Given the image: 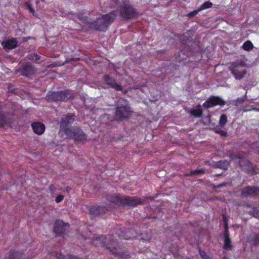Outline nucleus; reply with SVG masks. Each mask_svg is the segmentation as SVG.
<instances>
[{
	"label": "nucleus",
	"mask_w": 259,
	"mask_h": 259,
	"mask_svg": "<svg viewBox=\"0 0 259 259\" xmlns=\"http://www.w3.org/2000/svg\"><path fill=\"white\" fill-rule=\"evenodd\" d=\"M64 196L63 195L59 194L55 198V202L57 203H60L62 200H64Z\"/></svg>",
	"instance_id": "nucleus-41"
},
{
	"label": "nucleus",
	"mask_w": 259,
	"mask_h": 259,
	"mask_svg": "<svg viewBox=\"0 0 259 259\" xmlns=\"http://www.w3.org/2000/svg\"><path fill=\"white\" fill-rule=\"evenodd\" d=\"M239 165H240L242 169L249 174L254 175L257 172L256 170V166L254 165L251 161H248L247 159H245L243 162L240 161V163H239Z\"/></svg>",
	"instance_id": "nucleus-15"
},
{
	"label": "nucleus",
	"mask_w": 259,
	"mask_h": 259,
	"mask_svg": "<svg viewBox=\"0 0 259 259\" xmlns=\"http://www.w3.org/2000/svg\"><path fill=\"white\" fill-rule=\"evenodd\" d=\"M2 46L5 50H12L18 47V41L14 38L8 39L2 42Z\"/></svg>",
	"instance_id": "nucleus-20"
},
{
	"label": "nucleus",
	"mask_w": 259,
	"mask_h": 259,
	"mask_svg": "<svg viewBox=\"0 0 259 259\" xmlns=\"http://www.w3.org/2000/svg\"><path fill=\"white\" fill-rule=\"evenodd\" d=\"M27 59L31 61H37L40 59V56L36 53H31L27 56Z\"/></svg>",
	"instance_id": "nucleus-31"
},
{
	"label": "nucleus",
	"mask_w": 259,
	"mask_h": 259,
	"mask_svg": "<svg viewBox=\"0 0 259 259\" xmlns=\"http://www.w3.org/2000/svg\"><path fill=\"white\" fill-rule=\"evenodd\" d=\"M247 242L250 245L256 246L259 243V233H251L249 235L247 239Z\"/></svg>",
	"instance_id": "nucleus-21"
},
{
	"label": "nucleus",
	"mask_w": 259,
	"mask_h": 259,
	"mask_svg": "<svg viewBox=\"0 0 259 259\" xmlns=\"http://www.w3.org/2000/svg\"><path fill=\"white\" fill-rule=\"evenodd\" d=\"M117 235L121 240L136 239L138 237V233L133 229L122 228L117 231Z\"/></svg>",
	"instance_id": "nucleus-9"
},
{
	"label": "nucleus",
	"mask_w": 259,
	"mask_h": 259,
	"mask_svg": "<svg viewBox=\"0 0 259 259\" xmlns=\"http://www.w3.org/2000/svg\"><path fill=\"white\" fill-rule=\"evenodd\" d=\"M241 196L244 198L257 197L259 195V187L247 186L241 190Z\"/></svg>",
	"instance_id": "nucleus-12"
},
{
	"label": "nucleus",
	"mask_w": 259,
	"mask_h": 259,
	"mask_svg": "<svg viewBox=\"0 0 259 259\" xmlns=\"http://www.w3.org/2000/svg\"><path fill=\"white\" fill-rule=\"evenodd\" d=\"M23 253L18 251L11 250L9 251L8 259H21Z\"/></svg>",
	"instance_id": "nucleus-25"
},
{
	"label": "nucleus",
	"mask_w": 259,
	"mask_h": 259,
	"mask_svg": "<svg viewBox=\"0 0 259 259\" xmlns=\"http://www.w3.org/2000/svg\"><path fill=\"white\" fill-rule=\"evenodd\" d=\"M152 237V236L151 232H144L141 234H138V237H137V239H136L149 242L151 240Z\"/></svg>",
	"instance_id": "nucleus-23"
},
{
	"label": "nucleus",
	"mask_w": 259,
	"mask_h": 259,
	"mask_svg": "<svg viewBox=\"0 0 259 259\" xmlns=\"http://www.w3.org/2000/svg\"><path fill=\"white\" fill-rule=\"evenodd\" d=\"M177 37H179V39H180L181 42L183 45H187L188 42L189 41L188 37L185 36L184 34L178 35Z\"/></svg>",
	"instance_id": "nucleus-35"
},
{
	"label": "nucleus",
	"mask_w": 259,
	"mask_h": 259,
	"mask_svg": "<svg viewBox=\"0 0 259 259\" xmlns=\"http://www.w3.org/2000/svg\"><path fill=\"white\" fill-rule=\"evenodd\" d=\"M228 156H229V157L232 160L238 159L239 164L240 163V161L242 162L243 161H244V160L245 159V158L242 155L235 154L234 153H231V154H229Z\"/></svg>",
	"instance_id": "nucleus-28"
},
{
	"label": "nucleus",
	"mask_w": 259,
	"mask_h": 259,
	"mask_svg": "<svg viewBox=\"0 0 259 259\" xmlns=\"http://www.w3.org/2000/svg\"><path fill=\"white\" fill-rule=\"evenodd\" d=\"M238 101L239 103H242L244 102V99L242 98H240V99H238Z\"/></svg>",
	"instance_id": "nucleus-45"
},
{
	"label": "nucleus",
	"mask_w": 259,
	"mask_h": 259,
	"mask_svg": "<svg viewBox=\"0 0 259 259\" xmlns=\"http://www.w3.org/2000/svg\"><path fill=\"white\" fill-rule=\"evenodd\" d=\"M246 63L244 59H238L235 62H231L229 66V70L234 76L235 79L240 80L245 76L246 71L245 69Z\"/></svg>",
	"instance_id": "nucleus-6"
},
{
	"label": "nucleus",
	"mask_w": 259,
	"mask_h": 259,
	"mask_svg": "<svg viewBox=\"0 0 259 259\" xmlns=\"http://www.w3.org/2000/svg\"><path fill=\"white\" fill-rule=\"evenodd\" d=\"M189 113L190 114L194 117L200 118L201 117L203 113V111L201 108V106L200 104H198L196 106V108L191 109L190 111H189Z\"/></svg>",
	"instance_id": "nucleus-22"
},
{
	"label": "nucleus",
	"mask_w": 259,
	"mask_h": 259,
	"mask_svg": "<svg viewBox=\"0 0 259 259\" xmlns=\"http://www.w3.org/2000/svg\"><path fill=\"white\" fill-rule=\"evenodd\" d=\"M228 121V117L225 114L221 115L220 119V125L221 127H225Z\"/></svg>",
	"instance_id": "nucleus-32"
},
{
	"label": "nucleus",
	"mask_w": 259,
	"mask_h": 259,
	"mask_svg": "<svg viewBox=\"0 0 259 259\" xmlns=\"http://www.w3.org/2000/svg\"><path fill=\"white\" fill-rule=\"evenodd\" d=\"M104 80L105 84L107 85V88H111L117 91H120L122 90V87L120 84L116 82L114 79L111 78L109 75H104Z\"/></svg>",
	"instance_id": "nucleus-17"
},
{
	"label": "nucleus",
	"mask_w": 259,
	"mask_h": 259,
	"mask_svg": "<svg viewBox=\"0 0 259 259\" xmlns=\"http://www.w3.org/2000/svg\"><path fill=\"white\" fill-rule=\"evenodd\" d=\"M17 72L23 76L29 77L35 73V68L30 62H28L21 64Z\"/></svg>",
	"instance_id": "nucleus-10"
},
{
	"label": "nucleus",
	"mask_w": 259,
	"mask_h": 259,
	"mask_svg": "<svg viewBox=\"0 0 259 259\" xmlns=\"http://www.w3.org/2000/svg\"><path fill=\"white\" fill-rule=\"evenodd\" d=\"M187 57H188V56H187V55H186V56H185V57H184V58H182L181 60H179L178 61H179V62H180V61H181L182 60H183V59H186V58H187Z\"/></svg>",
	"instance_id": "nucleus-47"
},
{
	"label": "nucleus",
	"mask_w": 259,
	"mask_h": 259,
	"mask_svg": "<svg viewBox=\"0 0 259 259\" xmlns=\"http://www.w3.org/2000/svg\"><path fill=\"white\" fill-rule=\"evenodd\" d=\"M106 205L109 207L111 204L117 206L127 205L134 207L144 203V200L137 197L122 196L119 194H112L107 196Z\"/></svg>",
	"instance_id": "nucleus-2"
},
{
	"label": "nucleus",
	"mask_w": 259,
	"mask_h": 259,
	"mask_svg": "<svg viewBox=\"0 0 259 259\" xmlns=\"http://www.w3.org/2000/svg\"><path fill=\"white\" fill-rule=\"evenodd\" d=\"M199 253H200L201 259H211L210 257L206 253L205 251L202 250L201 249H199Z\"/></svg>",
	"instance_id": "nucleus-37"
},
{
	"label": "nucleus",
	"mask_w": 259,
	"mask_h": 259,
	"mask_svg": "<svg viewBox=\"0 0 259 259\" xmlns=\"http://www.w3.org/2000/svg\"><path fill=\"white\" fill-rule=\"evenodd\" d=\"M107 237L104 235L94 237L93 240H92V244L95 246H100L106 248L110 250L112 254L117 255L119 257L125 258L129 255V252L127 250L122 249L118 247L117 241L114 239L113 236H109V242L108 243H107Z\"/></svg>",
	"instance_id": "nucleus-1"
},
{
	"label": "nucleus",
	"mask_w": 259,
	"mask_h": 259,
	"mask_svg": "<svg viewBox=\"0 0 259 259\" xmlns=\"http://www.w3.org/2000/svg\"><path fill=\"white\" fill-rule=\"evenodd\" d=\"M213 166L215 168H221L223 169H227L229 166V162L228 160H221L218 162H214Z\"/></svg>",
	"instance_id": "nucleus-24"
},
{
	"label": "nucleus",
	"mask_w": 259,
	"mask_h": 259,
	"mask_svg": "<svg viewBox=\"0 0 259 259\" xmlns=\"http://www.w3.org/2000/svg\"><path fill=\"white\" fill-rule=\"evenodd\" d=\"M76 17L79 21H81L84 23H87L89 25L91 20L87 16H85L82 13H77L76 14Z\"/></svg>",
	"instance_id": "nucleus-26"
},
{
	"label": "nucleus",
	"mask_w": 259,
	"mask_h": 259,
	"mask_svg": "<svg viewBox=\"0 0 259 259\" xmlns=\"http://www.w3.org/2000/svg\"><path fill=\"white\" fill-rule=\"evenodd\" d=\"M66 136L75 141L84 142L86 141V135L79 127L73 126L70 130L64 132Z\"/></svg>",
	"instance_id": "nucleus-8"
},
{
	"label": "nucleus",
	"mask_w": 259,
	"mask_h": 259,
	"mask_svg": "<svg viewBox=\"0 0 259 259\" xmlns=\"http://www.w3.org/2000/svg\"><path fill=\"white\" fill-rule=\"evenodd\" d=\"M227 185V183H223L221 184H219L217 185L214 186V188L215 189H220L222 187H226V186Z\"/></svg>",
	"instance_id": "nucleus-42"
},
{
	"label": "nucleus",
	"mask_w": 259,
	"mask_h": 259,
	"mask_svg": "<svg viewBox=\"0 0 259 259\" xmlns=\"http://www.w3.org/2000/svg\"><path fill=\"white\" fill-rule=\"evenodd\" d=\"M107 211V207L105 206H92L89 209V213L94 217L104 214Z\"/></svg>",
	"instance_id": "nucleus-18"
},
{
	"label": "nucleus",
	"mask_w": 259,
	"mask_h": 259,
	"mask_svg": "<svg viewBox=\"0 0 259 259\" xmlns=\"http://www.w3.org/2000/svg\"><path fill=\"white\" fill-rule=\"evenodd\" d=\"M74 97L73 91L69 90L58 92L50 91L46 95V100L49 102H64L68 99H72Z\"/></svg>",
	"instance_id": "nucleus-5"
},
{
	"label": "nucleus",
	"mask_w": 259,
	"mask_h": 259,
	"mask_svg": "<svg viewBox=\"0 0 259 259\" xmlns=\"http://www.w3.org/2000/svg\"><path fill=\"white\" fill-rule=\"evenodd\" d=\"M25 6H26L27 8L29 11L33 15L35 16L34 9L32 8L30 2H27L25 3Z\"/></svg>",
	"instance_id": "nucleus-38"
},
{
	"label": "nucleus",
	"mask_w": 259,
	"mask_h": 259,
	"mask_svg": "<svg viewBox=\"0 0 259 259\" xmlns=\"http://www.w3.org/2000/svg\"><path fill=\"white\" fill-rule=\"evenodd\" d=\"M205 173L204 169H196L195 170H191L190 174L187 176H195L204 174Z\"/></svg>",
	"instance_id": "nucleus-34"
},
{
	"label": "nucleus",
	"mask_w": 259,
	"mask_h": 259,
	"mask_svg": "<svg viewBox=\"0 0 259 259\" xmlns=\"http://www.w3.org/2000/svg\"><path fill=\"white\" fill-rule=\"evenodd\" d=\"M77 60H78V59H72L71 60L76 61Z\"/></svg>",
	"instance_id": "nucleus-49"
},
{
	"label": "nucleus",
	"mask_w": 259,
	"mask_h": 259,
	"mask_svg": "<svg viewBox=\"0 0 259 259\" xmlns=\"http://www.w3.org/2000/svg\"><path fill=\"white\" fill-rule=\"evenodd\" d=\"M31 127L34 134L41 135L45 131V125L40 121H34L31 123Z\"/></svg>",
	"instance_id": "nucleus-19"
},
{
	"label": "nucleus",
	"mask_w": 259,
	"mask_h": 259,
	"mask_svg": "<svg viewBox=\"0 0 259 259\" xmlns=\"http://www.w3.org/2000/svg\"><path fill=\"white\" fill-rule=\"evenodd\" d=\"M225 102L222 100L221 98L218 96H211V97L207 99V100L204 102L202 106L205 108H209L210 107H214L218 105H224Z\"/></svg>",
	"instance_id": "nucleus-13"
},
{
	"label": "nucleus",
	"mask_w": 259,
	"mask_h": 259,
	"mask_svg": "<svg viewBox=\"0 0 259 259\" xmlns=\"http://www.w3.org/2000/svg\"><path fill=\"white\" fill-rule=\"evenodd\" d=\"M49 190H50V191L52 194H54L56 191V189L54 185H51L50 187H49Z\"/></svg>",
	"instance_id": "nucleus-43"
},
{
	"label": "nucleus",
	"mask_w": 259,
	"mask_h": 259,
	"mask_svg": "<svg viewBox=\"0 0 259 259\" xmlns=\"http://www.w3.org/2000/svg\"><path fill=\"white\" fill-rule=\"evenodd\" d=\"M224 243L223 245V248L225 250H231L233 248L232 241L229 235L228 227L227 223L225 225V229L224 233Z\"/></svg>",
	"instance_id": "nucleus-16"
},
{
	"label": "nucleus",
	"mask_w": 259,
	"mask_h": 259,
	"mask_svg": "<svg viewBox=\"0 0 259 259\" xmlns=\"http://www.w3.org/2000/svg\"><path fill=\"white\" fill-rule=\"evenodd\" d=\"M116 11L123 20H133L138 16L136 9L128 3L121 5Z\"/></svg>",
	"instance_id": "nucleus-7"
},
{
	"label": "nucleus",
	"mask_w": 259,
	"mask_h": 259,
	"mask_svg": "<svg viewBox=\"0 0 259 259\" xmlns=\"http://www.w3.org/2000/svg\"><path fill=\"white\" fill-rule=\"evenodd\" d=\"M74 121V115L69 114L61 118L60 122V128L64 132L69 130L72 127H69Z\"/></svg>",
	"instance_id": "nucleus-14"
},
{
	"label": "nucleus",
	"mask_w": 259,
	"mask_h": 259,
	"mask_svg": "<svg viewBox=\"0 0 259 259\" xmlns=\"http://www.w3.org/2000/svg\"><path fill=\"white\" fill-rule=\"evenodd\" d=\"M68 228V223H65L61 220H57L54 223L53 231L56 235L64 237L65 232Z\"/></svg>",
	"instance_id": "nucleus-11"
},
{
	"label": "nucleus",
	"mask_w": 259,
	"mask_h": 259,
	"mask_svg": "<svg viewBox=\"0 0 259 259\" xmlns=\"http://www.w3.org/2000/svg\"><path fill=\"white\" fill-rule=\"evenodd\" d=\"M242 48L245 51H250L253 48V45L251 41L247 40L244 42Z\"/></svg>",
	"instance_id": "nucleus-27"
},
{
	"label": "nucleus",
	"mask_w": 259,
	"mask_h": 259,
	"mask_svg": "<svg viewBox=\"0 0 259 259\" xmlns=\"http://www.w3.org/2000/svg\"><path fill=\"white\" fill-rule=\"evenodd\" d=\"M131 108L126 99L121 98L118 100L115 108V119L117 121H122L128 119L131 115Z\"/></svg>",
	"instance_id": "nucleus-4"
},
{
	"label": "nucleus",
	"mask_w": 259,
	"mask_h": 259,
	"mask_svg": "<svg viewBox=\"0 0 259 259\" xmlns=\"http://www.w3.org/2000/svg\"><path fill=\"white\" fill-rule=\"evenodd\" d=\"M182 54L184 55V53L183 52L182 50H181L180 52H179V56H181Z\"/></svg>",
	"instance_id": "nucleus-46"
},
{
	"label": "nucleus",
	"mask_w": 259,
	"mask_h": 259,
	"mask_svg": "<svg viewBox=\"0 0 259 259\" xmlns=\"http://www.w3.org/2000/svg\"><path fill=\"white\" fill-rule=\"evenodd\" d=\"M68 189V188H67V192H68V191H69V189Z\"/></svg>",
	"instance_id": "nucleus-50"
},
{
	"label": "nucleus",
	"mask_w": 259,
	"mask_h": 259,
	"mask_svg": "<svg viewBox=\"0 0 259 259\" xmlns=\"http://www.w3.org/2000/svg\"><path fill=\"white\" fill-rule=\"evenodd\" d=\"M117 17V11H112L110 13L102 15L101 18L91 21L89 25L91 28L97 31H105L112 23Z\"/></svg>",
	"instance_id": "nucleus-3"
},
{
	"label": "nucleus",
	"mask_w": 259,
	"mask_h": 259,
	"mask_svg": "<svg viewBox=\"0 0 259 259\" xmlns=\"http://www.w3.org/2000/svg\"><path fill=\"white\" fill-rule=\"evenodd\" d=\"M56 256H57V259H78V257L75 256L70 254L64 255L61 254V253H57V254H56Z\"/></svg>",
	"instance_id": "nucleus-30"
},
{
	"label": "nucleus",
	"mask_w": 259,
	"mask_h": 259,
	"mask_svg": "<svg viewBox=\"0 0 259 259\" xmlns=\"http://www.w3.org/2000/svg\"><path fill=\"white\" fill-rule=\"evenodd\" d=\"M200 11H201L199 10L198 8L197 9H196V10L192 11H191V12H190L188 13V15H187L188 17H194Z\"/></svg>",
	"instance_id": "nucleus-40"
},
{
	"label": "nucleus",
	"mask_w": 259,
	"mask_h": 259,
	"mask_svg": "<svg viewBox=\"0 0 259 259\" xmlns=\"http://www.w3.org/2000/svg\"><path fill=\"white\" fill-rule=\"evenodd\" d=\"M215 133L220 135V136L222 137H226L228 135L227 132L220 129L215 130Z\"/></svg>",
	"instance_id": "nucleus-39"
},
{
	"label": "nucleus",
	"mask_w": 259,
	"mask_h": 259,
	"mask_svg": "<svg viewBox=\"0 0 259 259\" xmlns=\"http://www.w3.org/2000/svg\"><path fill=\"white\" fill-rule=\"evenodd\" d=\"M249 214L252 215L254 218H259V210L256 207H253L249 211Z\"/></svg>",
	"instance_id": "nucleus-36"
},
{
	"label": "nucleus",
	"mask_w": 259,
	"mask_h": 259,
	"mask_svg": "<svg viewBox=\"0 0 259 259\" xmlns=\"http://www.w3.org/2000/svg\"><path fill=\"white\" fill-rule=\"evenodd\" d=\"M212 3L210 2H206L202 4L201 6H200V7H199L198 9H199V10H200L201 11L205 9L211 8L212 7Z\"/></svg>",
	"instance_id": "nucleus-33"
},
{
	"label": "nucleus",
	"mask_w": 259,
	"mask_h": 259,
	"mask_svg": "<svg viewBox=\"0 0 259 259\" xmlns=\"http://www.w3.org/2000/svg\"><path fill=\"white\" fill-rule=\"evenodd\" d=\"M7 124V116L0 111V127H4Z\"/></svg>",
	"instance_id": "nucleus-29"
},
{
	"label": "nucleus",
	"mask_w": 259,
	"mask_h": 259,
	"mask_svg": "<svg viewBox=\"0 0 259 259\" xmlns=\"http://www.w3.org/2000/svg\"><path fill=\"white\" fill-rule=\"evenodd\" d=\"M40 1L42 3H44L45 2V0H35V4H36V5H38V3Z\"/></svg>",
	"instance_id": "nucleus-44"
},
{
	"label": "nucleus",
	"mask_w": 259,
	"mask_h": 259,
	"mask_svg": "<svg viewBox=\"0 0 259 259\" xmlns=\"http://www.w3.org/2000/svg\"><path fill=\"white\" fill-rule=\"evenodd\" d=\"M222 259H228L227 256H224L222 257Z\"/></svg>",
	"instance_id": "nucleus-48"
}]
</instances>
